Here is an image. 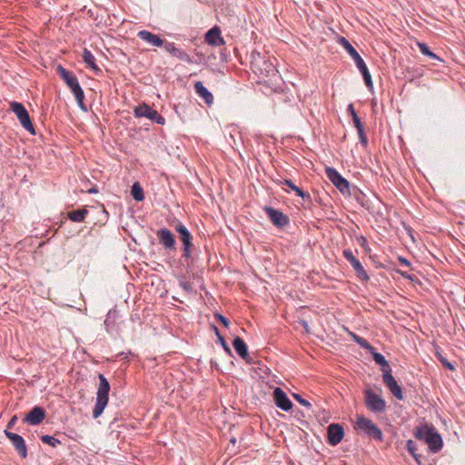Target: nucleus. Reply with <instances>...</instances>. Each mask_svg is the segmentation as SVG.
<instances>
[{
	"label": "nucleus",
	"mask_w": 465,
	"mask_h": 465,
	"mask_svg": "<svg viewBox=\"0 0 465 465\" xmlns=\"http://www.w3.org/2000/svg\"><path fill=\"white\" fill-rule=\"evenodd\" d=\"M341 44L344 47V49L351 54L353 60H356V57H361L354 47L346 40L344 37L341 38Z\"/></svg>",
	"instance_id": "obj_28"
},
{
	"label": "nucleus",
	"mask_w": 465,
	"mask_h": 465,
	"mask_svg": "<svg viewBox=\"0 0 465 465\" xmlns=\"http://www.w3.org/2000/svg\"><path fill=\"white\" fill-rule=\"evenodd\" d=\"M343 253L347 261L351 264V266L356 271L358 276L364 280L368 279V275L364 271L361 263L355 258L353 253L349 250L344 251Z\"/></svg>",
	"instance_id": "obj_19"
},
{
	"label": "nucleus",
	"mask_w": 465,
	"mask_h": 465,
	"mask_svg": "<svg viewBox=\"0 0 465 465\" xmlns=\"http://www.w3.org/2000/svg\"><path fill=\"white\" fill-rule=\"evenodd\" d=\"M175 230L179 232L183 245V257L188 259L191 256V247L193 246V237L188 229L182 223L176 225Z\"/></svg>",
	"instance_id": "obj_9"
},
{
	"label": "nucleus",
	"mask_w": 465,
	"mask_h": 465,
	"mask_svg": "<svg viewBox=\"0 0 465 465\" xmlns=\"http://www.w3.org/2000/svg\"><path fill=\"white\" fill-rule=\"evenodd\" d=\"M179 285L183 288V291L190 293L193 292V285L187 281H180Z\"/></svg>",
	"instance_id": "obj_36"
},
{
	"label": "nucleus",
	"mask_w": 465,
	"mask_h": 465,
	"mask_svg": "<svg viewBox=\"0 0 465 465\" xmlns=\"http://www.w3.org/2000/svg\"><path fill=\"white\" fill-rule=\"evenodd\" d=\"M131 194L135 201L141 202L144 199L143 190L139 183H134L133 184Z\"/></svg>",
	"instance_id": "obj_27"
},
{
	"label": "nucleus",
	"mask_w": 465,
	"mask_h": 465,
	"mask_svg": "<svg viewBox=\"0 0 465 465\" xmlns=\"http://www.w3.org/2000/svg\"><path fill=\"white\" fill-rule=\"evenodd\" d=\"M416 436L420 440H424L429 448L434 452L438 451L442 446V440L440 434L428 425L419 428Z\"/></svg>",
	"instance_id": "obj_3"
},
{
	"label": "nucleus",
	"mask_w": 465,
	"mask_h": 465,
	"mask_svg": "<svg viewBox=\"0 0 465 465\" xmlns=\"http://www.w3.org/2000/svg\"><path fill=\"white\" fill-rule=\"evenodd\" d=\"M273 396L275 404L278 408L285 411H290L292 408V402L281 388H276L274 390Z\"/></svg>",
	"instance_id": "obj_14"
},
{
	"label": "nucleus",
	"mask_w": 465,
	"mask_h": 465,
	"mask_svg": "<svg viewBox=\"0 0 465 465\" xmlns=\"http://www.w3.org/2000/svg\"><path fill=\"white\" fill-rule=\"evenodd\" d=\"M294 398L303 406L311 407V403L307 401L302 398L299 394H294Z\"/></svg>",
	"instance_id": "obj_38"
},
{
	"label": "nucleus",
	"mask_w": 465,
	"mask_h": 465,
	"mask_svg": "<svg viewBox=\"0 0 465 465\" xmlns=\"http://www.w3.org/2000/svg\"><path fill=\"white\" fill-rule=\"evenodd\" d=\"M373 355V360L375 361V362L381 366L382 365H387V361L385 360V358L383 357V355H381V353L379 352H376V351H371Z\"/></svg>",
	"instance_id": "obj_34"
},
{
	"label": "nucleus",
	"mask_w": 465,
	"mask_h": 465,
	"mask_svg": "<svg viewBox=\"0 0 465 465\" xmlns=\"http://www.w3.org/2000/svg\"><path fill=\"white\" fill-rule=\"evenodd\" d=\"M325 173L329 180L339 189L341 193H350L349 183L335 169L325 168Z\"/></svg>",
	"instance_id": "obj_7"
},
{
	"label": "nucleus",
	"mask_w": 465,
	"mask_h": 465,
	"mask_svg": "<svg viewBox=\"0 0 465 465\" xmlns=\"http://www.w3.org/2000/svg\"><path fill=\"white\" fill-rule=\"evenodd\" d=\"M399 260H400V262H401L402 264H405V265H407V266H409V265H410L409 262H408L406 259H404V258H400Z\"/></svg>",
	"instance_id": "obj_45"
},
{
	"label": "nucleus",
	"mask_w": 465,
	"mask_h": 465,
	"mask_svg": "<svg viewBox=\"0 0 465 465\" xmlns=\"http://www.w3.org/2000/svg\"><path fill=\"white\" fill-rule=\"evenodd\" d=\"M56 71L60 77L64 81L66 85L70 88L71 92L74 94L79 107L85 111L86 107L84 103V94L82 87L79 84L76 76L74 74V73L66 70L61 64L57 66Z\"/></svg>",
	"instance_id": "obj_1"
},
{
	"label": "nucleus",
	"mask_w": 465,
	"mask_h": 465,
	"mask_svg": "<svg viewBox=\"0 0 465 465\" xmlns=\"http://www.w3.org/2000/svg\"><path fill=\"white\" fill-rule=\"evenodd\" d=\"M216 318L223 324V326L228 327L229 326V320L223 316L222 314H216Z\"/></svg>",
	"instance_id": "obj_40"
},
{
	"label": "nucleus",
	"mask_w": 465,
	"mask_h": 465,
	"mask_svg": "<svg viewBox=\"0 0 465 465\" xmlns=\"http://www.w3.org/2000/svg\"><path fill=\"white\" fill-rule=\"evenodd\" d=\"M163 47H164L165 51L168 52L173 56L177 57L182 61H185L187 63H192V59H191L190 55L186 52L177 48L173 43L165 42L163 45Z\"/></svg>",
	"instance_id": "obj_16"
},
{
	"label": "nucleus",
	"mask_w": 465,
	"mask_h": 465,
	"mask_svg": "<svg viewBox=\"0 0 465 465\" xmlns=\"http://www.w3.org/2000/svg\"><path fill=\"white\" fill-rule=\"evenodd\" d=\"M358 134H359V136H360V139H361V142L364 144L367 143V139L363 134V128L361 127V130H358Z\"/></svg>",
	"instance_id": "obj_41"
},
{
	"label": "nucleus",
	"mask_w": 465,
	"mask_h": 465,
	"mask_svg": "<svg viewBox=\"0 0 465 465\" xmlns=\"http://www.w3.org/2000/svg\"><path fill=\"white\" fill-rule=\"evenodd\" d=\"M256 64H257V62H253V63H252V65H253V66H256Z\"/></svg>",
	"instance_id": "obj_49"
},
{
	"label": "nucleus",
	"mask_w": 465,
	"mask_h": 465,
	"mask_svg": "<svg viewBox=\"0 0 465 465\" xmlns=\"http://www.w3.org/2000/svg\"><path fill=\"white\" fill-rule=\"evenodd\" d=\"M381 371L383 373L382 378L386 377L387 375H391V367L388 362H387V365L381 366Z\"/></svg>",
	"instance_id": "obj_39"
},
{
	"label": "nucleus",
	"mask_w": 465,
	"mask_h": 465,
	"mask_svg": "<svg viewBox=\"0 0 465 465\" xmlns=\"http://www.w3.org/2000/svg\"><path fill=\"white\" fill-rule=\"evenodd\" d=\"M87 214L88 211L83 208L69 212L67 216L73 222L81 223L84 221Z\"/></svg>",
	"instance_id": "obj_26"
},
{
	"label": "nucleus",
	"mask_w": 465,
	"mask_h": 465,
	"mask_svg": "<svg viewBox=\"0 0 465 465\" xmlns=\"http://www.w3.org/2000/svg\"><path fill=\"white\" fill-rule=\"evenodd\" d=\"M357 343H358L361 347H362V348H364V349H366V350H368V351H374V348H373V347H372V346H371V344H370L366 340L362 339L361 337V339L357 341Z\"/></svg>",
	"instance_id": "obj_37"
},
{
	"label": "nucleus",
	"mask_w": 465,
	"mask_h": 465,
	"mask_svg": "<svg viewBox=\"0 0 465 465\" xmlns=\"http://www.w3.org/2000/svg\"><path fill=\"white\" fill-rule=\"evenodd\" d=\"M16 420H17L16 416L12 417V419L9 420V422L7 424V428L8 429L12 428L15 425V423L16 422Z\"/></svg>",
	"instance_id": "obj_43"
},
{
	"label": "nucleus",
	"mask_w": 465,
	"mask_h": 465,
	"mask_svg": "<svg viewBox=\"0 0 465 465\" xmlns=\"http://www.w3.org/2000/svg\"><path fill=\"white\" fill-rule=\"evenodd\" d=\"M350 335H351V338H352L356 342L361 339V337H360V336H358L357 334H355V333H353V332H350Z\"/></svg>",
	"instance_id": "obj_44"
},
{
	"label": "nucleus",
	"mask_w": 465,
	"mask_h": 465,
	"mask_svg": "<svg viewBox=\"0 0 465 465\" xmlns=\"http://www.w3.org/2000/svg\"><path fill=\"white\" fill-rule=\"evenodd\" d=\"M137 36L141 40L147 42L148 44H150L153 46L159 47V46H162L164 45L163 40H162L159 35H154L147 30L139 31L137 34Z\"/></svg>",
	"instance_id": "obj_18"
},
{
	"label": "nucleus",
	"mask_w": 465,
	"mask_h": 465,
	"mask_svg": "<svg viewBox=\"0 0 465 465\" xmlns=\"http://www.w3.org/2000/svg\"><path fill=\"white\" fill-rule=\"evenodd\" d=\"M10 108L18 118L21 125L31 134H35L34 125L31 123L29 114L25 107L19 102H12Z\"/></svg>",
	"instance_id": "obj_4"
},
{
	"label": "nucleus",
	"mask_w": 465,
	"mask_h": 465,
	"mask_svg": "<svg viewBox=\"0 0 465 465\" xmlns=\"http://www.w3.org/2000/svg\"><path fill=\"white\" fill-rule=\"evenodd\" d=\"M437 357L439 359V361L441 362V364L450 370V371H454L455 368L453 366V364H451L445 357H443L440 352H437Z\"/></svg>",
	"instance_id": "obj_35"
},
{
	"label": "nucleus",
	"mask_w": 465,
	"mask_h": 465,
	"mask_svg": "<svg viewBox=\"0 0 465 465\" xmlns=\"http://www.w3.org/2000/svg\"><path fill=\"white\" fill-rule=\"evenodd\" d=\"M418 46L420 48V51L423 54H425L427 56H430L431 58H434V59L440 60L439 56H437L434 53L430 52V49L428 48V46L425 44L418 43Z\"/></svg>",
	"instance_id": "obj_32"
},
{
	"label": "nucleus",
	"mask_w": 465,
	"mask_h": 465,
	"mask_svg": "<svg viewBox=\"0 0 465 465\" xmlns=\"http://www.w3.org/2000/svg\"><path fill=\"white\" fill-rule=\"evenodd\" d=\"M282 183L286 184L288 187H290L300 197H302V198H305V196L309 197V194H306L300 187L296 186L291 180L284 179Z\"/></svg>",
	"instance_id": "obj_29"
},
{
	"label": "nucleus",
	"mask_w": 465,
	"mask_h": 465,
	"mask_svg": "<svg viewBox=\"0 0 465 465\" xmlns=\"http://www.w3.org/2000/svg\"><path fill=\"white\" fill-rule=\"evenodd\" d=\"M407 446H408V450L415 457V459L417 460V456L416 454L414 453V448H413V441L412 440H409L408 443H407Z\"/></svg>",
	"instance_id": "obj_42"
},
{
	"label": "nucleus",
	"mask_w": 465,
	"mask_h": 465,
	"mask_svg": "<svg viewBox=\"0 0 465 465\" xmlns=\"http://www.w3.org/2000/svg\"><path fill=\"white\" fill-rule=\"evenodd\" d=\"M402 275H404V276H405L406 278H408V279H411V276H409V275H405L404 273H402Z\"/></svg>",
	"instance_id": "obj_48"
},
{
	"label": "nucleus",
	"mask_w": 465,
	"mask_h": 465,
	"mask_svg": "<svg viewBox=\"0 0 465 465\" xmlns=\"http://www.w3.org/2000/svg\"><path fill=\"white\" fill-rule=\"evenodd\" d=\"M354 62H355L357 67L359 68V70L361 71V73L362 74V76H363L366 85L368 87H371V85H372L371 77L369 70H368L364 61L362 60V58L356 57V60Z\"/></svg>",
	"instance_id": "obj_23"
},
{
	"label": "nucleus",
	"mask_w": 465,
	"mask_h": 465,
	"mask_svg": "<svg viewBox=\"0 0 465 465\" xmlns=\"http://www.w3.org/2000/svg\"><path fill=\"white\" fill-rule=\"evenodd\" d=\"M383 382L397 399L401 400L403 398L401 389L392 375L383 377Z\"/></svg>",
	"instance_id": "obj_20"
},
{
	"label": "nucleus",
	"mask_w": 465,
	"mask_h": 465,
	"mask_svg": "<svg viewBox=\"0 0 465 465\" xmlns=\"http://www.w3.org/2000/svg\"><path fill=\"white\" fill-rule=\"evenodd\" d=\"M214 330H215V333H216V335H217V337H218V339H219V341H220V342H221V344H222V346H223V350H224L227 353L232 354V351H231L230 347H229V346H228V344L226 343V341H225L224 338L220 334V332H219L218 329H217L216 327H214Z\"/></svg>",
	"instance_id": "obj_33"
},
{
	"label": "nucleus",
	"mask_w": 465,
	"mask_h": 465,
	"mask_svg": "<svg viewBox=\"0 0 465 465\" xmlns=\"http://www.w3.org/2000/svg\"><path fill=\"white\" fill-rule=\"evenodd\" d=\"M205 41L207 44L213 46H221L224 45V41L221 36V30L217 26L213 27L206 33Z\"/></svg>",
	"instance_id": "obj_17"
},
{
	"label": "nucleus",
	"mask_w": 465,
	"mask_h": 465,
	"mask_svg": "<svg viewBox=\"0 0 465 465\" xmlns=\"http://www.w3.org/2000/svg\"><path fill=\"white\" fill-rule=\"evenodd\" d=\"M235 441H236V440L234 438L231 440L232 443H235Z\"/></svg>",
	"instance_id": "obj_47"
},
{
	"label": "nucleus",
	"mask_w": 465,
	"mask_h": 465,
	"mask_svg": "<svg viewBox=\"0 0 465 465\" xmlns=\"http://www.w3.org/2000/svg\"><path fill=\"white\" fill-rule=\"evenodd\" d=\"M232 346L237 352V354L243 360H247L248 358V348L244 341L239 337L236 336L232 341Z\"/></svg>",
	"instance_id": "obj_22"
},
{
	"label": "nucleus",
	"mask_w": 465,
	"mask_h": 465,
	"mask_svg": "<svg viewBox=\"0 0 465 465\" xmlns=\"http://www.w3.org/2000/svg\"><path fill=\"white\" fill-rule=\"evenodd\" d=\"M160 244L166 250H173L175 247L174 236L167 228H162L156 232Z\"/></svg>",
	"instance_id": "obj_12"
},
{
	"label": "nucleus",
	"mask_w": 465,
	"mask_h": 465,
	"mask_svg": "<svg viewBox=\"0 0 465 465\" xmlns=\"http://www.w3.org/2000/svg\"><path fill=\"white\" fill-rule=\"evenodd\" d=\"M343 436H344V430H343V428L340 424L333 423L328 427L327 440L331 445L335 446L338 443H340L341 440H342Z\"/></svg>",
	"instance_id": "obj_11"
},
{
	"label": "nucleus",
	"mask_w": 465,
	"mask_h": 465,
	"mask_svg": "<svg viewBox=\"0 0 465 465\" xmlns=\"http://www.w3.org/2000/svg\"><path fill=\"white\" fill-rule=\"evenodd\" d=\"M118 318V312L116 310H110L106 314L104 320V328L107 332H111L114 330L116 320Z\"/></svg>",
	"instance_id": "obj_24"
},
{
	"label": "nucleus",
	"mask_w": 465,
	"mask_h": 465,
	"mask_svg": "<svg viewBox=\"0 0 465 465\" xmlns=\"http://www.w3.org/2000/svg\"><path fill=\"white\" fill-rule=\"evenodd\" d=\"M356 427L374 439L381 440L382 438L381 430L371 420L363 416L357 417Z\"/></svg>",
	"instance_id": "obj_6"
},
{
	"label": "nucleus",
	"mask_w": 465,
	"mask_h": 465,
	"mask_svg": "<svg viewBox=\"0 0 465 465\" xmlns=\"http://www.w3.org/2000/svg\"><path fill=\"white\" fill-rule=\"evenodd\" d=\"M88 192H89L90 193H97V190H96V189L92 188V189H90Z\"/></svg>",
	"instance_id": "obj_46"
},
{
	"label": "nucleus",
	"mask_w": 465,
	"mask_h": 465,
	"mask_svg": "<svg viewBox=\"0 0 465 465\" xmlns=\"http://www.w3.org/2000/svg\"><path fill=\"white\" fill-rule=\"evenodd\" d=\"M365 403L373 411L381 412L385 410V401L370 389L365 391Z\"/></svg>",
	"instance_id": "obj_8"
},
{
	"label": "nucleus",
	"mask_w": 465,
	"mask_h": 465,
	"mask_svg": "<svg viewBox=\"0 0 465 465\" xmlns=\"http://www.w3.org/2000/svg\"><path fill=\"white\" fill-rule=\"evenodd\" d=\"M195 93L204 100V102L211 105L213 103V96L211 92L203 84L202 82L198 81L194 84Z\"/></svg>",
	"instance_id": "obj_21"
},
{
	"label": "nucleus",
	"mask_w": 465,
	"mask_h": 465,
	"mask_svg": "<svg viewBox=\"0 0 465 465\" xmlns=\"http://www.w3.org/2000/svg\"><path fill=\"white\" fill-rule=\"evenodd\" d=\"M5 436L9 439L12 445L18 452L21 458L25 459L27 457V448L24 438L15 432H11L8 430H5Z\"/></svg>",
	"instance_id": "obj_10"
},
{
	"label": "nucleus",
	"mask_w": 465,
	"mask_h": 465,
	"mask_svg": "<svg viewBox=\"0 0 465 465\" xmlns=\"http://www.w3.org/2000/svg\"><path fill=\"white\" fill-rule=\"evenodd\" d=\"M83 61L86 64L88 67H90L94 72H100L99 67L97 66L95 63V57L94 54L89 51L88 49H84L83 55H82Z\"/></svg>",
	"instance_id": "obj_25"
},
{
	"label": "nucleus",
	"mask_w": 465,
	"mask_h": 465,
	"mask_svg": "<svg viewBox=\"0 0 465 465\" xmlns=\"http://www.w3.org/2000/svg\"><path fill=\"white\" fill-rule=\"evenodd\" d=\"M135 117H145L158 124H164L165 119L154 109L146 104H139L134 111Z\"/></svg>",
	"instance_id": "obj_5"
},
{
	"label": "nucleus",
	"mask_w": 465,
	"mask_h": 465,
	"mask_svg": "<svg viewBox=\"0 0 465 465\" xmlns=\"http://www.w3.org/2000/svg\"><path fill=\"white\" fill-rule=\"evenodd\" d=\"M41 440L44 443L48 444V445H50V446H52L54 448L56 447L57 445H59V444H61V441L58 439H56V438H54L53 436H50V435H43L41 437Z\"/></svg>",
	"instance_id": "obj_30"
},
{
	"label": "nucleus",
	"mask_w": 465,
	"mask_h": 465,
	"mask_svg": "<svg viewBox=\"0 0 465 465\" xmlns=\"http://www.w3.org/2000/svg\"><path fill=\"white\" fill-rule=\"evenodd\" d=\"M45 418V411L42 407H34L27 415L24 418L23 421L29 425H38Z\"/></svg>",
	"instance_id": "obj_13"
},
{
	"label": "nucleus",
	"mask_w": 465,
	"mask_h": 465,
	"mask_svg": "<svg viewBox=\"0 0 465 465\" xmlns=\"http://www.w3.org/2000/svg\"><path fill=\"white\" fill-rule=\"evenodd\" d=\"M348 110H349V112L351 113V114L352 116L355 127L357 128V130H361V127H362V124H361V120L358 117V115H357V114H356V112H355V110L353 108V105L350 104L349 107H348Z\"/></svg>",
	"instance_id": "obj_31"
},
{
	"label": "nucleus",
	"mask_w": 465,
	"mask_h": 465,
	"mask_svg": "<svg viewBox=\"0 0 465 465\" xmlns=\"http://www.w3.org/2000/svg\"><path fill=\"white\" fill-rule=\"evenodd\" d=\"M265 212L270 220L276 226L282 227L289 223L288 217L278 210L272 207H265Z\"/></svg>",
	"instance_id": "obj_15"
},
{
	"label": "nucleus",
	"mask_w": 465,
	"mask_h": 465,
	"mask_svg": "<svg viewBox=\"0 0 465 465\" xmlns=\"http://www.w3.org/2000/svg\"><path fill=\"white\" fill-rule=\"evenodd\" d=\"M99 387L96 392V402L93 410V417L98 418L105 409L109 400L110 384L107 379L103 375H99Z\"/></svg>",
	"instance_id": "obj_2"
}]
</instances>
